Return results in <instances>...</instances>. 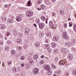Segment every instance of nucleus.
<instances>
[{
	"mask_svg": "<svg viewBox=\"0 0 76 76\" xmlns=\"http://www.w3.org/2000/svg\"><path fill=\"white\" fill-rule=\"evenodd\" d=\"M33 14V12L32 11L28 10L26 13V16L28 18H30V17H31V16H32Z\"/></svg>",
	"mask_w": 76,
	"mask_h": 76,
	"instance_id": "nucleus-1",
	"label": "nucleus"
},
{
	"mask_svg": "<svg viewBox=\"0 0 76 76\" xmlns=\"http://www.w3.org/2000/svg\"><path fill=\"white\" fill-rule=\"evenodd\" d=\"M23 15L22 14H19L18 16L16 17V19L17 22H20L22 20L21 18H22Z\"/></svg>",
	"mask_w": 76,
	"mask_h": 76,
	"instance_id": "nucleus-2",
	"label": "nucleus"
},
{
	"mask_svg": "<svg viewBox=\"0 0 76 76\" xmlns=\"http://www.w3.org/2000/svg\"><path fill=\"white\" fill-rule=\"evenodd\" d=\"M62 37L63 38L65 39H68V36L66 32L64 31L62 34Z\"/></svg>",
	"mask_w": 76,
	"mask_h": 76,
	"instance_id": "nucleus-3",
	"label": "nucleus"
},
{
	"mask_svg": "<svg viewBox=\"0 0 76 76\" xmlns=\"http://www.w3.org/2000/svg\"><path fill=\"white\" fill-rule=\"evenodd\" d=\"M43 68L44 70L48 71L50 70L51 69V68L49 65H45L43 66Z\"/></svg>",
	"mask_w": 76,
	"mask_h": 76,
	"instance_id": "nucleus-4",
	"label": "nucleus"
},
{
	"mask_svg": "<svg viewBox=\"0 0 76 76\" xmlns=\"http://www.w3.org/2000/svg\"><path fill=\"white\" fill-rule=\"evenodd\" d=\"M33 72L34 75H37L39 73V70L38 69L35 68L34 69Z\"/></svg>",
	"mask_w": 76,
	"mask_h": 76,
	"instance_id": "nucleus-5",
	"label": "nucleus"
},
{
	"mask_svg": "<svg viewBox=\"0 0 76 76\" xmlns=\"http://www.w3.org/2000/svg\"><path fill=\"white\" fill-rule=\"evenodd\" d=\"M65 45H67L68 47H72V43L71 42H66L65 43Z\"/></svg>",
	"mask_w": 76,
	"mask_h": 76,
	"instance_id": "nucleus-6",
	"label": "nucleus"
},
{
	"mask_svg": "<svg viewBox=\"0 0 76 76\" xmlns=\"http://www.w3.org/2000/svg\"><path fill=\"white\" fill-rule=\"evenodd\" d=\"M29 28H25V31L24 32V34L26 35H28L29 34Z\"/></svg>",
	"mask_w": 76,
	"mask_h": 76,
	"instance_id": "nucleus-7",
	"label": "nucleus"
},
{
	"mask_svg": "<svg viewBox=\"0 0 76 76\" xmlns=\"http://www.w3.org/2000/svg\"><path fill=\"white\" fill-rule=\"evenodd\" d=\"M39 28L41 29H43L45 26V24L43 23H41L39 24Z\"/></svg>",
	"mask_w": 76,
	"mask_h": 76,
	"instance_id": "nucleus-8",
	"label": "nucleus"
},
{
	"mask_svg": "<svg viewBox=\"0 0 76 76\" xmlns=\"http://www.w3.org/2000/svg\"><path fill=\"white\" fill-rule=\"evenodd\" d=\"M68 50L67 49L62 48L61 50V52L62 53H64L65 54H66L68 52Z\"/></svg>",
	"mask_w": 76,
	"mask_h": 76,
	"instance_id": "nucleus-9",
	"label": "nucleus"
},
{
	"mask_svg": "<svg viewBox=\"0 0 76 76\" xmlns=\"http://www.w3.org/2000/svg\"><path fill=\"white\" fill-rule=\"evenodd\" d=\"M58 36H55L53 37V40L54 41H55V42H57V41H58Z\"/></svg>",
	"mask_w": 76,
	"mask_h": 76,
	"instance_id": "nucleus-10",
	"label": "nucleus"
},
{
	"mask_svg": "<svg viewBox=\"0 0 76 76\" xmlns=\"http://www.w3.org/2000/svg\"><path fill=\"white\" fill-rule=\"evenodd\" d=\"M59 63L61 66H63V65H64V64L65 63V61H63V60L60 61Z\"/></svg>",
	"mask_w": 76,
	"mask_h": 76,
	"instance_id": "nucleus-11",
	"label": "nucleus"
},
{
	"mask_svg": "<svg viewBox=\"0 0 76 76\" xmlns=\"http://www.w3.org/2000/svg\"><path fill=\"white\" fill-rule=\"evenodd\" d=\"M17 43L20 44L22 42V39L21 38H18L16 40Z\"/></svg>",
	"mask_w": 76,
	"mask_h": 76,
	"instance_id": "nucleus-12",
	"label": "nucleus"
},
{
	"mask_svg": "<svg viewBox=\"0 0 76 76\" xmlns=\"http://www.w3.org/2000/svg\"><path fill=\"white\" fill-rule=\"evenodd\" d=\"M5 28H6L5 25L3 24L0 25V29H4Z\"/></svg>",
	"mask_w": 76,
	"mask_h": 76,
	"instance_id": "nucleus-13",
	"label": "nucleus"
},
{
	"mask_svg": "<svg viewBox=\"0 0 76 76\" xmlns=\"http://www.w3.org/2000/svg\"><path fill=\"white\" fill-rule=\"evenodd\" d=\"M51 45L53 48H56L57 46V44L54 42H52L51 43Z\"/></svg>",
	"mask_w": 76,
	"mask_h": 76,
	"instance_id": "nucleus-14",
	"label": "nucleus"
},
{
	"mask_svg": "<svg viewBox=\"0 0 76 76\" xmlns=\"http://www.w3.org/2000/svg\"><path fill=\"white\" fill-rule=\"evenodd\" d=\"M68 59L69 60H71L72 59V55L70 54H69L68 55Z\"/></svg>",
	"mask_w": 76,
	"mask_h": 76,
	"instance_id": "nucleus-15",
	"label": "nucleus"
},
{
	"mask_svg": "<svg viewBox=\"0 0 76 76\" xmlns=\"http://www.w3.org/2000/svg\"><path fill=\"white\" fill-rule=\"evenodd\" d=\"M33 58L34 60H37L38 58V56L37 55H35L33 56Z\"/></svg>",
	"mask_w": 76,
	"mask_h": 76,
	"instance_id": "nucleus-16",
	"label": "nucleus"
},
{
	"mask_svg": "<svg viewBox=\"0 0 76 76\" xmlns=\"http://www.w3.org/2000/svg\"><path fill=\"white\" fill-rule=\"evenodd\" d=\"M40 45V43L39 42H37L35 44V47H36L37 48H38L39 46Z\"/></svg>",
	"mask_w": 76,
	"mask_h": 76,
	"instance_id": "nucleus-17",
	"label": "nucleus"
},
{
	"mask_svg": "<svg viewBox=\"0 0 76 76\" xmlns=\"http://www.w3.org/2000/svg\"><path fill=\"white\" fill-rule=\"evenodd\" d=\"M40 7L42 9L44 10V9H45V6L44 4H41L40 6Z\"/></svg>",
	"mask_w": 76,
	"mask_h": 76,
	"instance_id": "nucleus-18",
	"label": "nucleus"
},
{
	"mask_svg": "<svg viewBox=\"0 0 76 76\" xmlns=\"http://www.w3.org/2000/svg\"><path fill=\"white\" fill-rule=\"evenodd\" d=\"M48 71V72H47V74L48 75H49V76L51 75V73H52V70H51V69Z\"/></svg>",
	"mask_w": 76,
	"mask_h": 76,
	"instance_id": "nucleus-19",
	"label": "nucleus"
},
{
	"mask_svg": "<svg viewBox=\"0 0 76 76\" xmlns=\"http://www.w3.org/2000/svg\"><path fill=\"white\" fill-rule=\"evenodd\" d=\"M7 21L11 23H12L13 22V20L12 19H8L7 20Z\"/></svg>",
	"mask_w": 76,
	"mask_h": 76,
	"instance_id": "nucleus-20",
	"label": "nucleus"
},
{
	"mask_svg": "<svg viewBox=\"0 0 76 76\" xmlns=\"http://www.w3.org/2000/svg\"><path fill=\"white\" fill-rule=\"evenodd\" d=\"M31 1L29 0L27 2V6L28 7L31 6Z\"/></svg>",
	"mask_w": 76,
	"mask_h": 76,
	"instance_id": "nucleus-21",
	"label": "nucleus"
},
{
	"mask_svg": "<svg viewBox=\"0 0 76 76\" xmlns=\"http://www.w3.org/2000/svg\"><path fill=\"white\" fill-rule=\"evenodd\" d=\"M17 32H18V31H17L16 30H14V32H13V35H14V36H16V35H17Z\"/></svg>",
	"mask_w": 76,
	"mask_h": 76,
	"instance_id": "nucleus-22",
	"label": "nucleus"
},
{
	"mask_svg": "<svg viewBox=\"0 0 76 76\" xmlns=\"http://www.w3.org/2000/svg\"><path fill=\"white\" fill-rule=\"evenodd\" d=\"M36 21L37 23L38 24V25H39V24H40V21H39V19H36Z\"/></svg>",
	"mask_w": 76,
	"mask_h": 76,
	"instance_id": "nucleus-23",
	"label": "nucleus"
},
{
	"mask_svg": "<svg viewBox=\"0 0 76 76\" xmlns=\"http://www.w3.org/2000/svg\"><path fill=\"white\" fill-rule=\"evenodd\" d=\"M45 47L46 49H48V48H50V45L48 44H46L45 45Z\"/></svg>",
	"mask_w": 76,
	"mask_h": 76,
	"instance_id": "nucleus-24",
	"label": "nucleus"
},
{
	"mask_svg": "<svg viewBox=\"0 0 76 76\" xmlns=\"http://www.w3.org/2000/svg\"><path fill=\"white\" fill-rule=\"evenodd\" d=\"M42 3V1L41 0H39L37 2V3L38 4H41Z\"/></svg>",
	"mask_w": 76,
	"mask_h": 76,
	"instance_id": "nucleus-25",
	"label": "nucleus"
},
{
	"mask_svg": "<svg viewBox=\"0 0 76 76\" xmlns=\"http://www.w3.org/2000/svg\"><path fill=\"white\" fill-rule=\"evenodd\" d=\"M11 52L12 54H16V51L14 50H12Z\"/></svg>",
	"mask_w": 76,
	"mask_h": 76,
	"instance_id": "nucleus-26",
	"label": "nucleus"
},
{
	"mask_svg": "<svg viewBox=\"0 0 76 76\" xmlns=\"http://www.w3.org/2000/svg\"><path fill=\"white\" fill-rule=\"evenodd\" d=\"M39 36L40 38H42L43 37V36H44V33L41 32L40 33Z\"/></svg>",
	"mask_w": 76,
	"mask_h": 76,
	"instance_id": "nucleus-27",
	"label": "nucleus"
},
{
	"mask_svg": "<svg viewBox=\"0 0 76 76\" xmlns=\"http://www.w3.org/2000/svg\"><path fill=\"white\" fill-rule=\"evenodd\" d=\"M53 53L54 54H57L58 53V50L57 49H55L53 51Z\"/></svg>",
	"mask_w": 76,
	"mask_h": 76,
	"instance_id": "nucleus-28",
	"label": "nucleus"
},
{
	"mask_svg": "<svg viewBox=\"0 0 76 76\" xmlns=\"http://www.w3.org/2000/svg\"><path fill=\"white\" fill-rule=\"evenodd\" d=\"M17 71V70H16V67H14L13 69V72H14V73H16Z\"/></svg>",
	"mask_w": 76,
	"mask_h": 76,
	"instance_id": "nucleus-29",
	"label": "nucleus"
},
{
	"mask_svg": "<svg viewBox=\"0 0 76 76\" xmlns=\"http://www.w3.org/2000/svg\"><path fill=\"white\" fill-rule=\"evenodd\" d=\"M41 19H42V20H45V19H46V18H45L44 16H42L41 17Z\"/></svg>",
	"mask_w": 76,
	"mask_h": 76,
	"instance_id": "nucleus-30",
	"label": "nucleus"
},
{
	"mask_svg": "<svg viewBox=\"0 0 76 76\" xmlns=\"http://www.w3.org/2000/svg\"><path fill=\"white\" fill-rule=\"evenodd\" d=\"M46 36L48 37H51V32H49L46 34Z\"/></svg>",
	"mask_w": 76,
	"mask_h": 76,
	"instance_id": "nucleus-31",
	"label": "nucleus"
},
{
	"mask_svg": "<svg viewBox=\"0 0 76 76\" xmlns=\"http://www.w3.org/2000/svg\"><path fill=\"white\" fill-rule=\"evenodd\" d=\"M28 47V45L27 44H25L24 45L23 48L24 49H26Z\"/></svg>",
	"mask_w": 76,
	"mask_h": 76,
	"instance_id": "nucleus-32",
	"label": "nucleus"
},
{
	"mask_svg": "<svg viewBox=\"0 0 76 76\" xmlns=\"http://www.w3.org/2000/svg\"><path fill=\"white\" fill-rule=\"evenodd\" d=\"M28 60L30 63V64H32V63H33V60H32V59H28Z\"/></svg>",
	"mask_w": 76,
	"mask_h": 76,
	"instance_id": "nucleus-33",
	"label": "nucleus"
},
{
	"mask_svg": "<svg viewBox=\"0 0 76 76\" xmlns=\"http://www.w3.org/2000/svg\"><path fill=\"white\" fill-rule=\"evenodd\" d=\"M56 66L52 64V68L53 69H56Z\"/></svg>",
	"mask_w": 76,
	"mask_h": 76,
	"instance_id": "nucleus-34",
	"label": "nucleus"
},
{
	"mask_svg": "<svg viewBox=\"0 0 76 76\" xmlns=\"http://www.w3.org/2000/svg\"><path fill=\"white\" fill-rule=\"evenodd\" d=\"M18 35L19 36V37H22V36H23V34L21 33H18Z\"/></svg>",
	"mask_w": 76,
	"mask_h": 76,
	"instance_id": "nucleus-35",
	"label": "nucleus"
},
{
	"mask_svg": "<svg viewBox=\"0 0 76 76\" xmlns=\"http://www.w3.org/2000/svg\"><path fill=\"white\" fill-rule=\"evenodd\" d=\"M17 50H19L20 51L22 50V48L20 47L19 46H17Z\"/></svg>",
	"mask_w": 76,
	"mask_h": 76,
	"instance_id": "nucleus-36",
	"label": "nucleus"
},
{
	"mask_svg": "<svg viewBox=\"0 0 76 76\" xmlns=\"http://www.w3.org/2000/svg\"><path fill=\"white\" fill-rule=\"evenodd\" d=\"M60 12L61 15H64V11L62 10H61Z\"/></svg>",
	"mask_w": 76,
	"mask_h": 76,
	"instance_id": "nucleus-37",
	"label": "nucleus"
},
{
	"mask_svg": "<svg viewBox=\"0 0 76 76\" xmlns=\"http://www.w3.org/2000/svg\"><path fill=\"white\" fill-rule=\"evenodd\" d=\"M72 73L74 75H76V70H73L72 71Z\"/></svg>",
	"mask_w": 76,
	"mask_h": 76,
	"instance_id": "nucleus-38",
	"label": "nucleus"
},
{
	"mask_svg": "<svg viewBox=\"0 0 76 76\" xmlns=\"http://www.w3.org/2000/svg\"><path fill=\"white\" fill-rule=\"evenodd\" d=\"M49 53H51L52 51V49L51 48H49L47 49Z\"/></svg>",
	"mask_w": 76,
	"mask_h": 76,
	"instance_id": "nucleus-39",
	"label": "nucleus"
},
{
	"mask_svg": "<svg viewBox=\"0 0 76 76\" xmlns=\"http://www.w3.org/2000/svg\"><path fill=\"white\" fill-rule=\"evenodd\" d=\"M64 28H67V23H64Z\"/></svg>",
	"mask_w": 76,
	"mask_h": 76,
	"instance_id": "nucleus-40",
	"label": "nucleus"
},
{
	"mask_svg": "<svg viewBox=\"0 0 76 76\" xmlns=\"http://www.w3.org/2000/svg\"><path fill=\"white\" fill-rule=\"evenodd\" d=\"M7 63H8V64L9 65V66H10V64H12V61H8Z\"/></svg>",
	"mask_w": 76,
	"mask_h": 76,
	"instance_id": "nucleus-41",
	"label": "nucleus"
},
{
	"mask_svg": "<svg viewBox=\"0 0 76 76\" xmlns=\"http://www.w3.org/2000/svg\"><path fill=\"white\" fill-rule=\"evenodd\" d=\"M28 39L29 40H32V37L31 36H28Z\"/></svg>",
	"mask_w": 76,
	"mask_h": 76,
	"instance_id": "nucleus-42",
	"label": "nucleus"
},
{
	"mask_svg": "<svg viewBox=\"0 0 76 76\" xmlns=\"http://www.w3.org/2000/svg\"><path fill=\"white\" fill-rule=\"evenodd\" d=\"M44 60H41L39 62V64H44Z\"/></svg>",
	"mask_w": 76,
	"mask_h": 76,
	"instance_id": "nucleus-43",
	"label": "nucleus"
},
{
	"mask_svg": "<svg viewBox=\"0 0 76 76\" xmlns=\"http://www.w3.org/2000/svg\"><path fill=\"white\" fill-rule=\"evenodd\" d=\"M9 46H7L6 47V48H5V51H7V50H9Z\"/></svg>",
	"mask_w": 76,
	"mask_h": 76,
	"instance_id": "nucleus-44",
	"label": "nucleus"
},
{
	"mask_svg": "<svg viewBox=\"0 0 76 76\" xmlns=\"http://www.w3.org/2000/svg\"><path fill=\"white\" fill-rule=\"evenodd\" d=\"M72 43L73 44H75L76 43V40L75 39H73L72 40Z\"/></svg>",
	"mask_w": 76,
	"mask_h": 76,
	"instance_id": "nucleus-45",
	"label": "nucleus"
},
{
	"mask_svg": "<svg viewBox=\"0 0 76 76\" xmlns=\"http://www.w3.org/2000/svg\"><path fill=\"white\" fill-rule=\"evenodd\" d=\"M45 3L47 5H50V4H51V3L48 1H47Z\"/></svg>",
	"mask_w": 76,
	"mask_h": 76,
	"instance_id": "nucleus-46",
	"label": "nucleus"
},
{
	"mask_svg": "<svg viewBox=\"0 0 76 76\" xmlns=\"http://www.w3.org/2000/svg\"><path fill=\"white\" fill-rule=\"evenodd\" d=\"M69 73L66 72L65 73V76H69Z\"/></svg>",
	"mask_w": 76,
	"mask_h": 76,
	"instance_id": "nucleus-47",
	"label": "nucleus"
},
{
	"mask_svg": "<svg viewBox=\"0 0 76 76\" xmlns=\"http://www.w3.org/2000/svg\"><path fill=\"white\" fill-rule=\"evenodd\" d=\"M56 26H57V25L56 24H53L52 26V27H53V28H56Z\"/></svg>",
	"mask_w": 76,
	"mask_h": 76,
	"instance_id": "nucleus-48",
	"label": "nucleus"
},
{
	"mask_svg": "<svg viewBox=\"0 0 76 76\" xmlns=\"http://www.w3.org/2000/svg\"><path fill=\"white\" fill-rule=\"evenodd\" d=\"M20 59L21 60H24V59H25V56H22L20 57Z\"/></svg>",
	"mask_w": 76,
	"mask_h": 76,
	"instance_id": "nucleus-49",
	"label": "nucleus"
},
{
	"mask_svg": "<svg viewBox=\"0 0 76 76\" xmlns=\"http://www.w3.org/2000/svg\"><path fill=\"white\" fill-rule=\"evenodd\" d=\"M55 60L56 62H57L58 60V58L57 57H56Z\"/></svg>",
	"mask_w": 76,
	"mask_h": 76,
	"instance_id": "nucleus-50",
	"label": "nucleus"
},
{
	"mask_svg": "<svg viewBox=\"0 0 76 76\" xmlns=\"http://www.w3.org/2000/svg\"><path fill=\"white\" fill-rule=\"evenodd\" d=\"M7 19V18L6 17H3L2 18V20H4H4H6Z\"/></svg>",
	"mask_w": 76,
	"mask_h": 76,
	"instance_id": "nucleus-51",
	"label": "nucleus"
},
{
	"mask_svg": "<svg viewBox=\"0 0 76 76\" xmlns=\"http://www.w3.org/2000/svg\"><path fill=\"white\" fill-rule=\"evenodd\" d=\"M53 22H52V21H50V26H51L52 25H53Z\"/></svg>",
	"mask_w": 76,
	"mask_h": 76,
	"instance_id": "nucleus-52",
	"label": "nucleus"
},
{
	"mask_svg": "<svg viewBox=\"0 0 76 76\" xmlns=\"http://www.w3.org/2000/svg\"><path fill=\"white\" fill-rule=\"evenodd\" d=\"M74 30L75 31H76V25H74Z\"/></svg>",
	"mask_w": 76,
	"mask_h": 76,
	"instance_id": "nucleus-53",
	"label": "nucleus"
},
{
	"mask_svg": "<svg viewBox=\"0 0 76 76\" xmlns=\"http://www.w3.org/2000/svg\"><path fill=\"white\" fill-rule=\"evenodd\" d=\"M69 27H70L71 26H72V23L71 22H69Z\"/></svg>",
	"mask_w": 76,
	"mask_h": 76,
	"instance_id": "nucleus-54",
	"label": "nucleus"
},
{
	"mask_svg": "<svg viewBox=\"0 0 76 76\" xmlns=\"http://www.w3.org/2000/svg\"><path fill=\"white\" fill-rule=\"evenodd\" d=\"M9 35H10V33L9 32H7L6 34V36L8 37V36H9Z\"/></svg>",
	"mask_w": 76,
	"mask_h": 76,
	"instance_id": "nucleus-55",
	"label": "nucleus"
},
{
	"mask_svg": "<svg viewBox=\"0 0 76 76\" xmlns=\"http://www.w3.org/2000/svg\"><path fill=\"white\" fill-rule=\"evenodd\" d=\"M11 43V41H10L8 40L7 41V44H10Z\"/></svg>",
	"mask_w": 76,
	"mask_h": 76,
	"instance_id": "nucleus-56",
	"label": "nucleus"
},
{
	"mask_svg": "<svg viewBox=\"0 0 76 76\" xmlns=\"http://www.w3.org/2000/svg\"><path fill=\"white\" fill-rule=\"evenodd\" d=\"M48 39H46V40L45 41V42L46 43H48Z\"/></svg>",
	"mask_w": 76,
	"mask_h": 76,
	"instance_id": "nucleus-57",
	"label": "nucleus"
},
{
	"mask_svg": "<svg viewBox=\"0 0 76 76\" xmlns=\"http://www.w3.org/2000/svg\"><path fill=\"white\" fill-rule=\"evenodd\" d=\"M24 66H25V64L24 63H23L21 64V66L22 67H24Z\"/></svg>",
	"mask_w": 76,
	"mask_h": 76,
	"instance_id": "nucleus-58",
	"label": "nucleus"
},
{
	"mask_svg": "<svg viewBox=\"0 0 76 76\" xmlns=\"http://www.w3.org/2000/svg\"><path fill=\"white\" fill-rule=\"evenodd\" d=\"M26 69H29V66H28V64H26Z\"/></svg>",
	"mask_w": 76,
	"mask_h": 76,
	"instance_id": "nucleus-59",
	"label": "nucleus"
},
{
	"mask_svg": "<svg viewBox=\"0 0 76 76\" xmlns=\"http://www.w3.org/2000/svg\"><path fill=\"white\" fill-rule=\"evenodd\" d=\"M57 73L59 74H60V73H61V71L60 70H58V71H57Z\"/></svg>",
	"mask_w": 76,
	"mask_h": 76,
	"instance_id": "nucleus-60",
	"label": "nucleus"
},
{
	"mask_svg": "<svg viewBox=\"0 0 76 76\" xmlns=\"http://www.w3.org/2000/svg\"><path fill=\"white\" fill-rule=\"evenodd\" d=\"M3 37V35L2 34H1L0 33V38H2Z\"/></svg>",
	"mask_w": 76,
	"mask_h": 76,
	"instance_id": "nucleus-61",
	"label": "nucleus"
},
{
	"mask_svg": "<svg viewBox=\"0 0 76 76\" xmlns=\"http://www.w3.org/2000/svg\"><path fill=\"white\" fill-rule=\"evenodd\" d=\"M72 50L73 51H76V48H72Z\"/></svg>",
	"mask_w": 76,
	"mask_h": 76,
	"instance_id": "nucleus-62",
	"label": "nucleus"
},
{
	"mask_svg": "<svg viewBox=\"0 0 76 76\" xmlns=\"http://www.w3.org/2000/svg\"><path fill=\"white\" fill-rule=\"evenodd\" d=\"M41 58H44V56L43 55H42L41 56Z\"/></svg>",
	"mask_w": 76,
	"mask_h": 76,
	"instance_id": "nucleus-63",
	"label": "nucleus"
},
{
	"mask_svg": "<svg viewBox=\"0 0 76 76\" xmlns=\"http://www.w3.org/2000/svg\"><path fill=\"white\" fill-rule=\"evenodd\" d=\"M9 7V5H5V7L6 8H7Z\"/></svg>",
	"mask_w": 76,
	"mask_h": 76,
	"instance_id": "nucleus-64",
	"label": "nucleus"
}]
</instances>
